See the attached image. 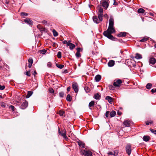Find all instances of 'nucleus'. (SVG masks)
Segmentation results:
<instances>
[{
	"instance_id": "obj_1",
	"label": "nucleus",
	"mask_w": 156,
	"mask_h": 156,
	"mask_svg": "<svg viewBox=\"0 0 156 156\" xmlns=\"http://www.w3.org/2000/svg\"><path fill=\"white\" fill-rule=\"evenodd\" d=\"M109 26L108 29L106 31H111V33H115V30L113 28L114 19L112 17H111L109 20Z\"/></svg>"
},
{
	"instance_id": "obj_2",
	"label": "nucleus",
	"mask_w": 156,
	"mask_h": 156,
	"mask_svg": "<svg viewBox=\"0 0 156 156\" xmlns=\"http://www.w3.org/2000/svg\"><path fill=\"white\" fill-rule=\"evenodd\" d=\"M113 33H111V31L108 32V31H105L103 33V35L105 36L112 40L116 41L117 40V39L111 35V34Z\"/></svg>"
},
{
	"instance_id": "obj_3",
	"label": "nucleus",
	"mask_w": 156,
	"mask_h": 156,
	"mask_svg": "<svg viewBox=\"0 0 156 156\" xmlns=\"http://www.w3.org/2000/svg\"><path fill=\"white\" fill-rule=\"evenodd\" d=\"M93 20L94 23L98 24L102 20V16L98 15V16H94L93 17Z\"/></svg>"
},
{
	"instance_id": "obj_4",
	"label": "nucleus",
	"mask_w": 156,
	"mask_h": 156,
	"mask_svg": "<svg viewBox=\"0 0 156 156\" xmlns=\"http://www.w3.org/2000/svg\"><path fill=\"white\" fill-rule=\"evenodd\" d=\"M81 154L86 156H91L92 155V152L89 151H85L82 150L81 151Z\"/></svg>"
},
{
	"instance_id": "obj_5",
	"label": "nucleus",
	"mask_w": 156,
	"mask_h": 156,
	"mask_svg": "<svg viewBox=\"0 0 156 156\" xmlns=\"http://www.w3.org/2000/svg\"><path fill=\"white\" fill-rule=\"evenodd\" d=\"M126 151L128 155H129L131 153V146L130 144H128L126 147Z\"/></svg>"
},
{
	"instance_id": "obj_6",
	"label": "nucleus",
	"mask_w": 156,
	"mask_h": 156,
	"mask_svg": "<svg viewBox=\"0 0 156 156\" xmlns=\"http://www.w3.org/2000/svg\"><path fill=\"white\" fill-rule=\"evenodd\" d=\"M109 1L108 0L103 1L102 3V5L104 8L106 9L108 7L109 4Z\"/></svg>"
},
{
	"instance_id": "obj_7",
	"label": "nucleus",
	"mask_w": 156,
	"mask_h": 156,
	"mask_svg": "<svg viewBox=\"0 0 156 156\" xmlns=\"http://www.w3.org/2000/svg\"><path fill=\"white\" fill-rule=\"evenodd\" d=\"M72 87L74 90L75 92L76 93L78 91L79 89L78 84L76 82H74L72 84Z\"/></svg>"
},
{
	"instance_id": "obj_8",
	"label": "nucleus",
	"mask_w": 156,
	"mask_h": 156,
	"mask_svg": "<svg viewBox=\"0 0 156 156\" xmlns=\"http://www.w3.org/2000/svg\"><path fill=\"white\" fill-rule=\"evenodd\" d=\"M122 83V82L121 80L118 79L114 82L113 85L115 87H119Z\"/></svg>"
},
{
	"instance_id": "obj_9",
	"label": "nucleus",
	"mask_w": 156,
	"mask_h": 156,
	"mask_svg": "<svg viewBox=\"0 0 156 156\" xmlns=\"http://www.w3.org/2000/svg\"><path fill=\"white\" fill-rule=\"evenodd\" d=\"M28 105V102L26 101H25L20 106V108L22 109H25L27 107Z\"/></svg>"
},
{
	"instance_id": "obj_10",
	"label": "nucleus",
	"mask_w": 156,
	"mask_h": 156,
	"mask_svg": "<svg viewBox=\"0 0 156 156\" xmlns=\"http://www.w3.org/2000/svg\"><path fill=\"white\" fill-rule=\"evenodd\" d=\"M70 41H68V43L67 44V46H69V48L70 50H73L75 47V45L72 43H71Z\"/></svg>"
},
{
	"instance_id": "obj_11",
	"label": "nucleus",
	"mask_w": 156,
	"mask_h": 156,
	"mask_svg": "<svg viewBox=\"0 0 156 156\" xmlns=\"http://www.w3.org/2000/svg\"><path fill=\"white\" fill-rule=\"evenodd\" d=\"M131 124L132 122L130 121L127 120L123 122L124 125L126 127L129 126Z\"/></svg>"
},
{
	"instance_id": "obj_12",
	"label": "nucleus",
	"mask_w": 156,
	"mask_h": 156,
	"mask_svg": "<svg viewBox=\"0 0 156 156\" xmlns=\"http://www.w3.org/2000/svg\"><path fill=\"white\" fill-rule=\"evenodd\" d=\"M115 65V61L113 60H110L108 63V66L109 67H112Z\"/></svg>"
},
{
	"instance_id": "obj_13",
	"label": "nucleus",
	"mask_w": 156,
	"mask_h": 156,
	"mask_svg": "<svg viewBox=\"0 0 156 156\" xmlns=\"http://www.w3.org/2000/svg\"><path fill=\"white\" fill-rule=\"evenodd\" d=\"M156 62V59L154 58H151L149 59V64L154 65Z\"/></svg>"
},
{
	"instance_id": "obj_14",
	"label": "nucleus",
	"mask_w": 156,
	"mask_h": 156,
	"mask_svg": "<svg viewBox=\"0 0 156 156\" xmlns=\"http://www.w3.org/2000/svg\"><path fill=\"white\" fill-rule=\"evenodd\" d=\"M58 133L59 134V135L62 136L64 138H65L66 140H67V139H68L67 136H66V134L62 133V132L60 131L59 129L58 130Z\"/></svg>"
},
{
	"instance_id": "obj_15",
	"label": "nucleus",
	"mask_w": 156,
	"mask_h": 156,
	"mask_svg": "<svg viewBox=\"0 0 156 156\" xmlns=\"http://www.w3.org/2000/svg\"><path fill=\"white\" fill-rule=\"evenodd\" d=\"M105 99L107 100L108 101L110 104H112L113 102L112 98L110 96H106L105 98Z\"/></svg>"
},
{
	"instance_id": "obj_16",
	"label": "nucleus",
	"mask_w": 156,
	"mask_h": 156,
	"mask_svg": "<svg viewBox=\"0 0 156 156\" xmlns=\"http://www.w3.org/2000/svg\"><path fill=\"white\" fill-rule=\"evenodd\" d=\"M23 22L25 23H27V24L30 25L32 24V20L29 19H26L24 20L23 21Z\"/></svg>"
},
{
	"instance_id": "obj_17",
	"label": "nucleus",
	"mask_w": 156,
	"mask_h": 156,
	"mask_svg": "<svg viewBox=\"0 0 156 156\" xmlns=\"http://www.w3.org/2000/svg\"><path fill=\"white\" fill-rule=\"evenodd\" d=\"M98 12L99 13L98 14V15L100 16H102L103 14V11L102 8L100 7L98 9Z\"/></svg>"
},
{
	"instance_id": "obj_18",
	"label": "nucleus",
	"mask_w": 156,
	"mask_h": 156,
	"mask_svg": "<svg viewBox=\"0 0 156 156\" xmlns=\"http://www.w3.org/2000/svg\"><path fill=\"white\" fill-rule=\"evenodd\" d=\"M126 32H121L117 35L118 37H124L126 36Z\"/></svg>"
},
{
	"instance_id": "obj_19",
	"label": "nucleus",
	"mask_w": 156,
	"mask_h": 156,
	"mask_svg": "<svg viewBox=\"0 0 156 156\" xmlns=\"http://www.w3.org/2000/svg\"><path fill=\"white\" fill-rule=\"evenodd\" d=\"M150 139V137L148 136H144L143 138V140L145 142L148 141Z\"/></svg>"
},
{
	"instance_id": "obj_20",
	"label": "nucleus",
	"mask_w": 156,
	"mask_h": 156,
	"mask_svg": "<svg viewBox=\"0 0 156 156\" xmlns=\"http://www.w3.org/2000/svg\"><path fill=\"white\" fill-rule=\"evenodd\" d=\"M101 79V76L99 75H97L95 77V81L97 82H99Z\"/></svg>"
},
{
	"instance_id": "obj_21",
	"label": "nucleus",
	"mask_w": 156,
	"mask_h": 156,
	"mask_svg": "<svg viewBox=\"0 0 156 156\" xmlns=\"http://www.w3.org/2000/svg\"><path fill=\"white\" fill-rule=\"evenodd\" d=\"M78 144L80 147H82L84 148L85 146V144L83 142L81 141H79L78 142Z\"/></svg>"
},
{
	"instance_id": "obj_22",
	"label": "nucleus",
	"mask_w": 156,
	"mask_h": 156,
	"mask_svg": "<svg viewBox=\"0 0 156 156\" xmlns=\"http://www.w3.org/2000/svg\"><path fill=\"white\" fill-rule=\"evenodd\" d=\"M94 101H91L89 103L88 106L89 109H91V107L93 106L94 105Z\"/></svg>"
},
{
	"instance_id": "obj_23",
	"label": "nucleus",
	"mask_w": 156,
	"mask_h": 156,
	"mask_svg": "<svg viewBox=\"0 0 156 156\" xmlns=\"http://www.w3.org/2000/svg\"><path fill=\"white\" fill-rule=\"evenodd\" d=\"M135 58L137 59H140L142 58V56L139 54L137 53L136 54Z\"/></svg>"
},
{
	"instance_id": "obj_24",
	"label": "nucleus",
	"mask_w": 156,
	"mask_h": 156,
	"mask_svg": "<svg viewBox=\"0 0 156 156\" xmlns=\"http://www.w3.org/2000/svg\"><path fill=\"white\" fill-rule=\"evenodd\" d=\"M116 115V112L114 111H112L110 112V116L111 117H114Z\"/></svg>"
},
{
	"instance_id": "obj_25",
	"label": "nucleus",
	"mask_w": 156,
	"mask_h": 156,
	"mask_svg": "<svg viewBox=\"0 0 156 156\" xmlns=\"http://www.w3.org/2000/svg\"><path fill=\"white\" fill-rule=\"evenodd\" d=\"M148 39V37H144L143 39L140 40L139 41L144 42L147 41Z\"/></svg>"
},
{
	"instance_id": "obj_26",
	"label": "nucleus",
	"mask_w": 156,
	"mask_h": 156,
	"mask_svg": "<svg viewBox=\"0 0 156 156\" xmlns=\"http://www.w3.org/2000/svg\"><path fill=\"white\" fill-rule=\"evenodd\" d=\"M144 12V10L142 8H140L137 10L138 12L139 13H143Z\"/></svg>"
},
{
	"instance_id": "obj_27",
	"label": "nucleus",
	"mask_w": 156,
	"mask_h": 156,
	"mask_svg": "<svg viewBox=\"0 0 156 156\" xmlns=\"http://www.w3.org/2000/svg\"><path fill=\"white\" fill-rule=\"evenodd\" d=\"M33 94V92L31 91L28 92L26 96L27 98H29Z\"/></svg>"
},
{
	"instance_id": "obj_28",
	"label": "nucleus",
	"mask_w": 156,
	"mask_h": 156,
	"mask_svg": "<svg viewBox=\"0 0 156 156\" xmlns=\"http://www.w3.org/2000/svg\"><path fill=\"white\" fill-rule=\"evenodd\" d=\"M100 97V96L98 93L96 94L94 96V98L97 100H99V99Z\"/></svg>"
},
{
	"instance_id": "obj_29",
	"label": "nucleus",
	"mask_w": 156,
	"mask_h": 156,
	"mask_svg": "<svg viewBox=\"0 0 156 156\" xmlns=\"http://www.w3.org/2000/svg\"><path fill=\"white\" fill-rule=\"evenodd\" d=\"M65 113V112L63 111L60 110L58 112L59 115L61 116L64 115Z\"/></svg>"
},
{
	"instance_id": "obj_30",
	"label": "nucleus",
	"mask_w": 156,
	"mask_h": 156,
	"mask_svg": "<svg viewBox=\"0 0 156 156\" xmlns=\"http://www.w3.org/2000/svg\"><path fill=\"white\" fill-rule=\"evenodd\" d=\"M56 66L57 67L60 69L63 68L64 66V65L58 64H56Z\"/></svg>"
},
{
	"instance_id": "obj_31",
	"label": "nucleus",
	"mask_w": 156,
	"mask_h": 156,
	"mask_svg": "<svg viewBox=\"0 0 156 156\" xmlns=\"http://www.w3.org/2000/svg\"><path fill=\"white\" fill-rule=\"evenodd\" d=\"M66 99L68 101H71L72 98L69 94L67 95Z\"/></svg>"
},
{
	"instance_id": "obj_32",
	"label": "nucleus",
	"mask_w": 156,
	"mask_h": 156,
	"mask_svg": "<svg viewBox=\"0 0 156 156\" xmlns=\"http://www.w3.org/2000/svg\"><path fill=\"white\" fill-rule=\"evenodd\" d=\"M52 32L53 33V36L54 37H56L58 35V33L57 31L54 29H53L52 30Z\"/></svg>"
},
{
	"instance_id": "obj_33",
	"label": "nucleus",
	"mask_w": 156,
	"mask_h": 156,
	"mask_svg": "<svg viewBox=\"0 0 156 156\" xmlns=\"http://www.w3.org/2000/svg\"><path fill=\"white\" fill-rule=\"evenodd\" d=\"M151 86L152 84L151 83H148L147 84L146 87L147 89H151Z\"/></svg>"
},
{
	"instance_id": "obj_34",
	"label": "nucleus",
	"mask_w": 156,
	"mask_h": 156,
	"mask_svg": "<svg viewBox=\"0 0 156 156\" xmlns=\"http://www.w3.org/2000/svg\"><path fill=\"white\" fill-rule=\"evenodd\" d=\"M57 57L58 58H60L62 57V53L60 51H58L57 53Z\"/></svg>"
},
{
	"instance_id": "obj_35",
	"label": "nucleus",
	"mask_w": 156,
	"mask_h": 156,
	"mask_svg": "<svg viewBox=\"0 0 156 156\" xmlns=\"http://www.w3.org/2000/svg\"><path fill=\"white\" fill-rule=\"evenodd\" d=\"M150 131L154 134H155L156 135V130L154 129H150Z\"/></svg>"
},
{
	"instance_id": "obj_36",
	"label": "nucleus",
	"mask_w": 156,
	"mask_h": 156,
	"mask_svg": "<svg viewBox=\"0 0 156 156\" xmlns=\"http://www.w3.org/2000/svg\"><path fill=\"white\" fill-rule=\"evenodd\" d=\"M46 50L45 49H43L41 50L40 51V53H42L43 54H44L46 52Z\"/></svg>"
},
{
	"instance_id": "obj_37",
	"label": "nucleus",
	"mask_w": 156,
	"mask_h": 156,
	"mask_svg": "<svg viewBox=\"0 0 156 156\" xmlns=\"http://www.w3.org/2000/svg\"><path fill=\"white\" fill-rule=\"evenodd\" d=\"M59 95L60 97L62 98L64 95V93L63 92H60L59 93Z\"/></svg>"
},
{
	"instance_id": "obj_38",
	"label": "nucleus",
	"mask_w": 156,
	"mask_h": 156,
	"mask_svg": "<svg viewBox=\"0 0 156 156\" xmlns=\"http://www.w3.org/2000/svg\"><path fill=\"white\" fill-rule=\"evenodd\" d=\"M21 15L22 16H27L28 15V14L27 13L22 12L21 13Z\"/></svg>"
},
{
	"instance_id": "obj_39",
	"label": "nucleus",
	"mask_w": 156,
	"mask_h": 156,
	"mask_svg": "<svg viewBox=\"0 0 156 156\" xmlns=\"http://www.w3.org/2000/svg\"><path fill=\"white\" fill-rule=\"evenodd\" d=\"M29 63L32 64L33 63V61L32 58H30L28 60Z\"/></svg>"
},
{
	"instance_id": "obj_40",
	"label": "nucleus",
	"mask_w": 156,
	"mask_h": 156,
	"mask_svg": "<svg viewBox=\"0 0 156 156\" xmlns=\"http://www.w3.org/2000/svg\"><path fill=\"white\" fill-rule=\"evenodd\" d=\"M110 112L109 111H107L105 113V117L106 118H108Z\"/></svg>"
},
{
	"instance_id": "obj_41",
	"label": "nucleus",
	"mask_w": 156,
	"mask_h": 156,
	"mask_svg": "<svg viewBox=\"0 0 156 156\" xmlns=\"http://www.w3.org/2000/svg\"><path fill=\"white\" fill-rule=\"evenodd\" d=\"M26 75L28 76H30V70L27 71L26 72Z\"/></svg>"
},
{
	"instance_id": "obj_42",
	"label": "nucleus",
	"mask_w": 156,
	"mask_h": 156,
	"mask_svg": "<svg viewBox=\"0 0 156 156\" xmlns=\"http://www.w3.org/2000/svg\"><path fill=\"white\" fill-rule=\"evenodd\" d=\"M76 57L79 58L80 57L81 55H80V52H77L76 54Z\"/></svg>"
},
{
	"instance_id": "obj_43",
	"label": "nucleus",
	"mask_w": 156,
	"mask_h": 156,
	"mask_svg": "<svg viewBox=\"0 0 156 156\" xmlns=\"http://www.w3.org/2000/svg\"><path fill=\"white\" fill-rule=\"evenodd\" d=\"M1 106L4 108H5L6 106V104L4 102H2L1 104Z\"/></svg>"
},
{
	"instance_id": "obj_44",
	"label": "nucleus",
	"mask_w": 156,
	"mask_h": 156,
	"mask_svg": "<svg viewBox=\"0 0 156 156\" xmlns=\"http://www.w3.org/2000/svg\"><path fill=\"white\" fill-rule=\"evenodd\" d=\"M49 92L50 93L53 94L54 93V90L52 88H50L49 90Z\"/></svg>"
},
{
	"instance_id": "obj_45",
	"label": "nucleus",
	"mask_w": 156,
	"mask_h": 156,
	"mask_svg": "<svg viewBox=\"0 0 156 156\" xmlns=\"http://www.w3.org/2000/svg\"><path fill=\"white\" fill-rule=\"evenodd\" d=\"M9 108L12 109V110L13 111L15 110V107L14 106L11 105L9 106Z\"/></svg>"
},
{
	"instance_id": "obj_46",
	"label": "nucleus",
	"mask_w": 156,
	"mask_h": 156,
	"mask_svg": "<svg viewBox=\"0 0 156 156\" xmlns=\"http://www.w3.org/2000/svg\"><path fill=\"white\" fill-rule=\"evenodd\" d=\"M109 88L111 90H114V87L112 85L109 86Z\"/></svg>"
},
{
	"instance_id": "obj_47",
	"label": "nucleus",
	"mask_w": 156,
	"mask_h": 156,
	"mask_svg": "<svg viewBox=\"0 0 156 156\" xmlns=\"http://www.w3.org/2000/svg\"><path fill=\"white\" fill-rule=\"evenodd\" d=\"M5 88V86L4 85L2 86L0 85V90H3Z\"/></svg>"
},
{
	"instance_id": "obj_48",
	"label": "nucleus",
	"mask_w": 156,
	"mask_h": 156,
	"mask_svg": "<svg viewBox=\"0 0 156 156\" xmlns=\"http://www.w3.org/2000/svg\"><path fill=\"white\" fill-rule=\"evenodd\" d=\"M41 32L43 31H44L45 30V29L44 27H42L41 29H40V30Z\"/></svg>"
},
{
	"instance_id": "obj_49",
	"label": "nucleus",
	"mask_w": 156,
	"mask_h": 156,
	"mask_svg": "<svg viewBox=\"0 0 156 156\" xmlns=\"http://www.w3.org/2000/svg\"><path fill=\"white\" fill-rule=\"evenodd\" d=\"M152 121H150V122L147 121L146 123V125H148L149 124H152Z\"/></svg>"
},
{
	"instance_id": "obj_50",
	"label": "nucleus",
	"mask_w": 156,
	"mask_h": 156,
	"mask_svg": "<svg viewBox=\"0 0 156 156\" xmlns=\"http://www.w3.org/2000/svg\"><path fill=\"white\" fill-rule=\"evenodd\" d=\"M151 92L153 93L156 92V89H153L151 90Z\"/></svg>"
},
{
	"instance_id": "obj_51",
	"label": "nucleus",
	"mask_w": 156,
	"mask_h": 156,
	"mask_svg": "<svg viewBox=\"0 0 156 156\" xmlns=\"http://www.w3.org/2000/svg\"><path fill=\"white\" fill-rule=\"evenodd\" d=\"M47 65L48 67H50L51 66V63L50 62H49L48 63Z\"/></svg>"
},
{
	"instance_id": "obj_52",
	"label": "nucleus",
	"mask_w": 156,
	"mask_h": 156,
	"mask_svg": "<svg viewBox=\"0 0 156 156\" xmlns=\"http://www.w3.org/2000/svg\"><path fill=\"white\" fill-rule=\"evenodd\" d=\"M62 43L64 44H66V46H67V44L68 43V42H67V41H66L65 40L62 42Z\"/></svg>"
},
{
	"instance_id": "obj_53",
	"label": "nucleus",
	"mask_w": 156,
	"mask_h": 156,
	"mask_svg": "<svg viewBox=\"0 0 156 156\" xmlns=\"http://www.w3.org/2000/svg\"><path fill=\"white\" fill-rule=\"evenodd\" d=\"M76 50H77V52H80V51H81V49L80 48H77Z\"/></svg>"
},
{
	"instance_id": "obj_54",
	"label": "nucleus",
	"mask_w": 156,
	"mask_h": 156,
	"mask_svg": "<svg viewBox=\"0 0 156 156\" xmlns=\"http://www.w3.org/2000/svg\"><path fill=\"white\" fill-rule=\"evenodd\" d=\"M37 27V28L39 30H40V29H41V28L42 27L40 25H38Z\"/></svg>"
},
{
	"instance_id": "obj_55",
	"label": "nucleus",
	"mask_w": 156,
	"mask_h": 156,
	"mask_svg": "<svg viewBox=\"0 0 156 156\" xmlns=\"http://www.w3.org/2000/svg\"><path fill=\"white\" fill-rule=\"evenodd\" d=\"M70 87H69L67 88V91L69 92L70 91Z\"/></svg>"
},
{
	"instance_id": "obj_56",
	"label": "nucleus",
	"mask_w": 156,
	"mask_h": 156,
	"mask_svg": "<svg viewBox=\"0 0 156 156\" xmlns=\"http://www.w3.org/2000/svg\"><path fill=\"white\" fill-rule=\"evenodd\" d=\"M66 131L65 129H63L62 131V133H66Z\"/></svg>"
},
{
	"instance_id": "obj_57",
	"label": "nucleus",
	"mask_w": 156,
	"mask_h": 156,
	"mask_svg": "<svg viewBox=\"0 0 156 156\" xmlns=\"http://www.w3.org/2000/svg\"><path fill=\"white\" fill-rule=\"evenodd\" d=\"M42 23L44 24H46L47 23V21L46 20H43L42 21Z\"/></svg>"
},
{
	"instance_id": "obj_58",
	"label": "nucleus",
	"mask_w": 156,
	"mask_h": 156,
	"mask_svg": "<svg viewBox=\"0 0 156 156\" xmlns=\"http://www.w3.org/2000/svg\"><path fill=\"white\" fill-rule=\"evenodd\" d=\"M33 75L34 76H35L37 74V72H36V71L35 70L34 72V73L33 74Z\"/></svg>"
},
{
	"instance_id": "obj_59",
	"label": "nucleus",
	"mask_w": 156,
	"mask_h": 156,
	"mask_svg": "<svg viewBox=\"0 0 156 156\" xmlns=\"http://www.w3.org/2000/svg\"><path fill=\"white\" fill-rule=\"evenodd\" d=\"M108 155H113V153L112 152H109L108 153Z\"/></svg>"
},
{
	"instance_id": "obj_60",
	"label": "nucleus",
	"mask_w": 156,
	"mask_h": 156,
	"mask_svg": "<svg viewBox=\"0 0 156 156\" xmlns=\"http://www.w3.org/2000/svg\"><path fill=\"white\" fill-rule=\"evenodd\" d=\"M32 64H31L30 63H28V66L29 68H31V67L32 65Z\"/></svg>"
},
{
	"instance_id": "obj_61",
	"label": "nucleus",
	"mask_w": 156,
	"mask_h": 156,
	"mask_svg": "<svg viewBox=\"0 0 156 156\" xmlns=\"http://www.w3.org/2000/svg\"><path fill=\"white\" fill-rule=\"evenodd\" d=\"M113 4L114 5H117V2H115V0H114V4Z\"/></svg>"
},
{
	"instance_id": "obj_62",
	"label": "nucleus",
	"mask_w": 156,
	"mask_h": 156,
	"mask_svg": "<svg viewBox=\"0 0 156 156\" xmlns=\"http://www.w3.org/2000/svg\"><path fill=\"white\" fill-rule=\"evenodd\" d=\"M117 114L119 115H120L121 114V113L119 112H117Z\"/></svg>"
},
{
	"instance_id": "obj_63",
	"label": "nucleus",
	"mask_w": 156,
	"mask_h": 156,
	"mask_svg": "<svg viewBox=\"0 0 156 156\" xmlns=\"http://www.w3.org/2000/svg\"><path fill=\"white\" fill-rule=\"evenodd\" d=\"M68 72L67 70H66L64 71V73H67Z\"/></svg>"
},
{
	"instance_id": "obj_64",
	"label": "nucleus",
	"mask_w": 156,
	"mask_h": 156,
	"mask_svg": "<svg viewBox=\"0 0 156 156\" xmlns=\"http://www.w3.org/2000/svg\"><path fill=\"white\" fill-rule=\"evenodd\" d=\"M150 15L152 16H154V14L152 13H150Z\"/></svg>"
}]
</instances>
